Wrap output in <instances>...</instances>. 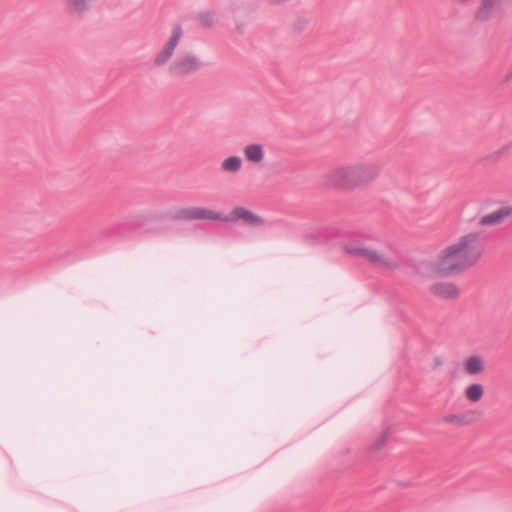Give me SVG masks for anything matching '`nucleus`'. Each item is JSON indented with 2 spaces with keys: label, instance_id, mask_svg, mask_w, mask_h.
Segmentation results:
<instances>
[{
  "label": "nucleus",
  "instance_id": "f257e3e1",
  "mask_svg": "<svg viewBox=\"0 0 512 512\" xmlns=\"http://www.w3.org/2000/svg\"><path fill=\"white\" fill-rule=\"evenodd\" d=\"M483 248L479 234L470 232L447 245L431 264L435 276H455L474 267L481 259Z\"/></svg>",
  "mask_w": 512,
  "mask_h": 512
},
{
  "label": "nucleus",
  "instance_id": "f03ea898",
  "mask_svg": "<svg viewBox=\"0 0 512 512\" xmlns=\"http://www.w3.org/2000/svg\"><path fill=\"white\" fill-rule=\"evenodd\" d=\"M379 172V167L370 163L339 165L328 170L322 181L329 189L351 192L376 180Z\"/></svg>",
  "mask_w": 512,
  "mask_h": 512
},
{
  "label": "nucleus",
  "instance_id": "7ed1b4c3",
  "mask_svg": "<svg viewBox=\"0 0 512 512\" xmlns=\"http://www.w3.org/2000/svg\"><path fill=\"white\" fill-rule=\"evenodd\" d=\"M344 250L351 256L365 259L370 265L382 271H394L401 265L397 255L385 249L348 242L344 245Z\"/></svg>",
  "mask_w": 512,
  "mask_h": 512
},
{
  "label": "nucleus",
  "instance_id": "20e7f679",
  "mask_svg": "<svg viewBox=\"0 0 512 512\" xmlns=\"http://www.w3.org/2000/svg\"><path fill=\"white\" fill-rule=\"evenodd\" d=\"M184 36V29L181 25H174L169 35L163 44L161 50L156 54L153 59V64L156 67H161L168 63L170 59L173 57L176 48L178 47L180 41Z\"/></svg>",
  "mask_w": 512,
  "mask_h": 512
},
{
  "label": "nucleus",
  "instance_id": "39448f33",
  "mask_svg": "<svg viewBox=\"0 0 512 512\" xmlns=\"http://www.w3.org/2000/svg\"><path fill=\"white\" fill-rule=\"evenodd\" d=\"M184 36V29L181 25H174L169 35L163 44L161 50L156 54L153 59V64L156 67H161L168 63L170 59L173 57L176 48L178 47L180 41Z\"/></svg>",
  "mask_w": 512,
  "mask_h": 512
},
{
  "label": "nucleus",
  "instance_id": "423d86ee",
  "mask_svg": "<svg viewBox=\"0 0 512 512\" xmlns=\"http://www.w3.org/2000/svg\"><path fill=\"white\" fill-rule=\"evenodd\" d=\"M510 3L512 0H480L475 11V19L478 22L493 20L499 17Z\"/></svg>",
  "mask_w": 512,
  "mask_h": 512
},
{
  "label": "nucleus",
  "instance_id": "0eeeda50",
  "mask_svg": "<svg viewBox=\"0 0 512 512\" xmlns=\"http://www.w3.org/2000/svg\"><path fill=\"white\" fill-rule=\"evenodd\" d=\"M201 66L202 64L196 55L183 53L173 61L169 70L173 75L182 76L198 71Z\"/></svg>",
  "mask_w": 512,
  "mask_h": 512
},
{
  "label": "nucleus",
  "instance_id": "6e6552de",
  "mask_svg": "<svg viewBox=\"0 0 512 512\" xmlns=\"http://www.w3.org/2000/svg\"><path fill=\"white\" fill-rule=\"evenodd\" d=\"M429 292L436 298L455 300L460 296L459 285L453 281H437L429 287Z\"/></svg>",
  "mask_w": 512,
  "mask_h": 512
},
{
  "label": "nucleus",
  "instance_id": "1a4fd4ad",
  "mask_svg": "<svg viewBox=\"0 0 512 512\" xmlns=\"http://www.w3.org/2000/svg\"><path fill=\"white\" fill-rule=\"evenodd\" d=\"M238 220L255 226L264 224V220L261 216L241 206L232 209L229 215H226L225 222H236Z\"/></svg>",
  "mask_w": 512,
  "mask_h": 512
},
{
  "label": "nucleus",
  "instance_id": "9d476101",
  "mask_svg": "<svg viewBox=\"0 0 512 512\" xmlns=\"http://www.w3.org/2000/svg\"><path fill=\"white\" fill-rule=\"evenodd\" d=\"M485 368V359L481 355H469L462 362L463 372L469 376L481 375L484 373Z\"/></svg>",
  "mask_w": 512,
  "mask_h": 512
},
{
  "label": "nucleus",
  "instance_id": "9b49d317",
  "mask_svg": "<svg viewBox=\"0 0 512 512\" xmlns=\"http://www.w3.org/2000/svg\"><path fill=\"white\" fill-rule=\"evenodd\" d=\"M188 219H204L215 222H225L226 215L206 208H191L185 212Z\"/></svg>",
  "mask_w": 512,
  "mask_h": 512
},
{
  "label": "nucleus",
  "instance_id": "f8f14e48",
  "mask_svg": "<svg viewBox=\"0 0 512 512\" xmlns=\"http://www.w3.org/2000/svg\"><path fill=\"white\" fill-rule=\"evenodd\" d=\"M509 217H512V206H503L483 216L480 223L482 225H497Z\"/></svg>",
  "mask_w": 512,
  "mask_h": 512
},
{
  "label": "nucleus",
  "instance_id": "ddd939ff",
  "mask_svg": "<svg viewBox=\"0 0 512 512\" xmlns=\"http://www.w3.org/2000/svg\"><path fill=\"white\" fill-rule=\"evenodd\" d=\"M485 394V388L481 383H470L463 390L464 398L471 404L480 402Z\"/></svg>",
  "mask_w": 512,
  "mask_h": 512
},
{
  "label": "nucleus",
  "instance_id": "4468645a",
  "mask_svg": "<svg viewBox=\"0 0 512 512\" xmlns=\"http://www.w3.org/2000/svg\"><path fill=\"white\" fill-rule=\"evenodd\" d=\"M244 157L253 164H260L264 160V147L260 144H250L243 149Z\"/></svg>",
  "mask_w": 512,
  "mask_h": 512
},
{
  "label": "nucleus",
  "instance_id": "2eb2a0df",
  "mask_svg": "<svg viewBox=\"0 0 512 512\" xmlns=\"http://www.w3.org/2000/svg\"><path fill=\"white\" fill-rule=\"evenodd\" d=\"M242 167V160L238 156H230L221 163V168L225 172L236 173Z\"/></svg>",
  "mask_w": 512,
  "mask_h": 512
},
{
  "label": "nucleus",
  "instance_id": "dca6fc26",
  "mask_svg": "<svg viewBox=\"0 0 512 512\" xmlns=\"http://www.w3.org/2000/svg\"><path fill=\"white\" fill-rule=\"evenodd\" d=\"M93 0H65L67 8L75 13H83L89 9Z\"/></svg>",
  "mask_w": 512,
  "mask_h": 512
},
{
  "label": "nucleus",
  "instance_id": "f3484780",
  "mask_svg": "<svg viewBox=\"0 0 512 512\" xmlns=\"http://www.w3.org/2000/svg\"><path fill=\"white\" fill-rule=\"evenodd\" d=\"M199 22L205 28L213 27L217 22V17L213 12H202L199 15Z\"/></svg>",
  "mask_w": 512,
  "mask_h": 512
},
{
  "label": "nucleus",
  "instance_id": "a211bd4d",
  "mask_svg": "<svg viewBox=\"0 0 512 512\" xmlns=\"http://www.w3.org/2000/svg\"><path fill=\"white\" fill-rule=\"evenodd\" d=\"M475 0H454L458 5H471Z\"/></svg>",
  "mask_w": 512,
  "mask_h": 512
},
{
  "label": "nucleus",
  "instance_id": "6ab92c4d",
  "mask_svg": "<svg viewBox=\"0 0 512 512\" xmlns=\"http://www.w3.org/2000/svg\"><path fill=\"white\" fill-rule=\"evenodd\" d=\"M235 29L238 33H243L244 31V25L243 24H237L235 25Z\"/></svg>",
  "mask_w": 512,
  "mask_h": 512
},
{
  "label": "nucleus",
  "instance_id": "aec40b11",
  "mask_svg": "<svg viewBox=\"0 0 512 512\" xmlns=\"http://www.w3.org/2000/svg\"><path fill=\"white\" fill-rule=\"evenodd\" d=\"M506 82L512 80V71L509 72L506 76H505V79H504Z\"/></svg>",
  "mask_w": 512,
  "mask_h": 512
}]
</instances>
